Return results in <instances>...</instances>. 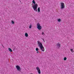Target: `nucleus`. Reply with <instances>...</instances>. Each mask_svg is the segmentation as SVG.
I'll return each instance as SVG.
<instances>
[{
    "mask_svg": "<svg viewBox=\"0 0 74 74\" xmlns=\"http://www.w3.org/2000/svg\"><path fill=\"white\" fill-rule=\"evenodd\" d=\"M38 72L39 74H41V71L40 70V69L38 71Z\"/></svg>",
    "mask_w": 74,
    "mask_h": 74,
    "instance_id": "12",
    "label": "nucleus"
},
{
    "mask_svg": "<svg viewBox=\"0 0 74 74\" xmlns=\"http://www.w3.org/2000/svg\"><path fill=\"white\" fill-rule=\"evenodd\" d=\"M25 36L26 37H28V34L27 33H25Z\"/></svg>",
    "mask_w": 74,
    "mask_h": 74,
    "instance_id": "9",
    "label": "nucleus"
},
{
    "mask_svg": "<svg viewBox=\"0 0 74 74\" xmlns=\"http://www.w3.org/2000/svg\"><path fill=\"white\" fill-rule=\"evenodd\" d=\"M42 35H43V36H44L45 34H44V32H42Z\"/></svg>",
    "mask_w": 74,
    "mask_h": 74,
    "instance_id": "17",
    "label": "nucleus"
},
{
    "mask_svg": "<svg viewBox=\"0 0 74 74\" xmlns=\"http://www.w3.org/2000/svg\"><path fill=\"white\" fill-rule=\"evenodd\" d=\"M60 8L61 10L63 9L65 7V6L64 5V3L63 2L60 3Z\"/></svg>",
    "mask_w": 74,
    "mask_h": 74,
    "instance_id": "2",
    "label": "nucleus"
},
{
    "mask_svg": "<svg viewBox=\"0 0 74 74\" xmlns=\"http://www.w3.org/2000/svg\"><path fill=\"white\" fill-rule=\"evenodd\" d=\"M31 74H33V73H31Z\"/></svg>",
    "mask_w": 74,
    "mask_h": 74,
    "instance_id": "23",
    "label": "nucleus"
},
{
    "mask_svg": "<svg viewBox=\"0 0 74 74\" xmlns=\"http://www.w3.org/2000/svg\"><path fill=\"white\" fill-rule=\"evenodd\" d=\"M32 3L33 4H34L33 6H32L33 8H34V10L35 11H37V6H38V4L37 3L36 4V1L34 0H33L32 1Z\"/></svg>",
    "mask_w": 74,
    "mask_h": 74,
    "instance_id": "1",
    "label": "nucleus"
},
{
    "mask_svg": "<svg viewBox=\"0 0 74 74\" xmlns=\"http://www.w3.org/2000/svg\"><path fill=\"white\" fill-rule=\"evenodd\" d=\"M12 23V24H14V21H12L11 22Z\"/></svg>",
    "mask_w": 74,
    "mask_h": 74,
    "instance_id": "19",
    "label": "nucleus"
},
{
    "mask_svg": "<svg viewBox=\"0 0 74 74\" xmlns=\"http://www.w3.org/2000/svg\"><path fill=\"white\" fill-rule=\"evenodd\" d=\"M56 46H57L58 48H60V44L58 43L56 44Z\"/></svg>",
    "mask_w": 74,
    "mask_h": 74,
    "instance_id": "7",
    "label": "nucleus"
},
{
    "mask_svg": "<svg viewBox=\"0 0 74 74\" xmlns=\"http://www.w3.org/2000/svg\"><path fill=\"white\" fill-rule=\"evenodd\" d=\"M38 10L39 12H40V8H38Z\"/></svg>",
    "mask_w": 74,
    "mask_h": 74,
    "instance_id": "8",
    "label": "nucleus"
},
{
    "mask_svg": "<svg viewBox=\"0 0 74 74\" xmlns=\"http://www.w3.org/2000/svg\"><path fill=\"white\" fill-rule=\"evenodd\" d=\"M37 28L38 30H41V29H42V27H41V26L40 25V23H37Z\"/></svg>",
    "mask_w": 74,
    "mask_h": 74,
    "instance_id": "4",
    "label": "nucleus"
},
{
    "mask_svg": "<svg viewBox=\"0 0 74 74\" xmlns=\"http://www.w3.org/2000/svg\"><path fill=\"white\" fill-rule=\"evenodd\" d=\"M40 53V52H39V51H37V52H36V53Z\"/></svg>",
    "mask_w": 74,
    "mask_h": 74,
    "instance_id": "21",
    "label": "nucleus"
},
{
    "mask_svg": "<svg viewBox=\"0 0 74 74\" xmlns=\"http://www.w3.org/2000/svg\"><path fill=\"white\" fill-rule=\"evenodd\" d=\"M42 40H43L44 42H45V40H44V38H42Z\"/></svg>",
    "mask_w": 74,
    "mask_h": 74,
    "instance_id": "20",
    "label": "nucleus"
},
{
    "mask_svg": "<svg viewBox=\"0 0 74 74\" xmlns=\"http://www.w3.org/2000/svg\"><path fill=\"white\" fill-rule=\"evenodd\" d=\"M36 69L37 71H38V70H40V68H39V67H36Z\"/></svg>",
    "mask_w": 74,
    "mask_h": 74,
    "instance_id": "10",
    "label": "nucleus"
},
{
    "mask_svg": "<svg viewBox=\"0 0 74 74\" xmlns=\"http://www.w3.org/2000/svg\"><path fill=\"white\" fill-rule=\"evenodd\" d=\"M40 48L42 51L44 52V51H45V49H44V46H41V47H40Z\"/></svg>",
    "mask_w": 74,
    "mask_h": 74,
    "instance_id": "5",
    "label": "nucleus"
},
{
    "mask_svg": "<svg viewBox=\"0 0 74 74\" xmlns=\"http://www.w3.org/2000/svg\"><path fill=\"white\" fill-rule=\"evenodd\" d=\"M67 59V58L66 57H64V60H66Z\"/></svg>",
    "mask_w": 74,
    "mask_h": 74,
    "instance_id": "16",
    "label": "nucleus"
},
{
    "mask_svg": "<svg viewBox=\"0 0 74 74\" xmlns=\"http://www.w3.org/2000/svg\"><path fill=\"white\" fill-rule=\"evenodd\" d=\"M32 25L30 24L29 26V29H31V28H32Z\"/></svg>",
    "mask_w": 74,
    "mask_h": 74,
    "instance_id": "13",
    "label": "nucleus"
},
{
    "mask_svg": "<svg viewBox=\"0 0 74 74\" xmlns=\"http://www.w3.org/2000/svg\"><path fill=\"white\" fill-rule=\"evenodd\" d=\"M58 21L60 22L61 21V19H58Z\"/></svg>",
    "mask_w": 74,
    "mask_h": 74,
    "instance_id": "15",
    "label": "nucleus"
},
{
    "mask_svg": "<svg viewBox=\"0 0 74 74\" xmlns=\"http://www.w3.org/2000/svg\"><path fill=\"white\" fill-rule=\"evenodd\" d=\"M8 49H9V51L10 52H12V49H11V48H9Z\"/></svg>",
    "mask_w": 74,
    "mask_h": 74,
    "instance_id": "11",
    "label": "nucleus"
},
{
    "mask_svg": "<svg viewBox=\"0 0 74 74\" xmlns=\"http://www.w3.org/2000/svg\"><path fill=\"white\" fill-rule=\"evenodd\" d=\"M38 48H36V51H38Z\"/></svg>",
    "mask_w": 74,
    "mask_h": 74,
    "instance_id": "18",
    "label": "nucleus"
},
{
    "mask_svg": "<svg viewBox=\"0 0 74 74\" xmlns=\"http://www.w3.org/2000/svg\"><path fill=\"white\" fill-rule=\"evenodd\" d=\"M2 46H3V48H4V46H3V45H2Z\"/></svg>",
    "mask_w": 74,
    "mask_h": 74,
    "instance_id": "22",
    "label": "nucleus"
},
{
    "mask_svg": "<svg viewBox=\"0 0 74 74\" xmlns=\"http://www.w3.org/2000/svg\"><path fill=\"white\" fill-rule=\"evenodd\" d=\"M37 42L38 43V47H40L43 46V45H42V43H41L40 41H37Z\"/></svg>",
    "mask_w": 74,
    "mask_h": 74,
    "instance_id": "3",
    "label": "nucleus"
},
{
    "mask_svg": "<svg viewBox=\"0 0 74 74\" xmlns=\"http://www.w3.org/2000/svg\"><path fill=\"white\" fill-rule=\"evenodd\" d=\"M70 50H71V52L72 53H73V52H74V50H73V49H70Z\"/></svg>",
    "mask_w": 74,
    "mask_h": 74,
    "instance_id": "14",
    "label": "nucleus"
},
{
    "mask_svg": "<svg viewBox=\"0 0 74 74\" xmlns=\"http://www.w3.org/2000/svg\"><path fill=\"white\" fill-rule=\"evenodd\" d=\"M16 67L17 69V70H19V71L21 70V68H20V66H16Z\"/></svg>",
    "mask_w": 74,
    "mask_h": 74,
    "instance_id": "6",
    "label": "nucleus"
}]
</instances>
